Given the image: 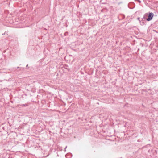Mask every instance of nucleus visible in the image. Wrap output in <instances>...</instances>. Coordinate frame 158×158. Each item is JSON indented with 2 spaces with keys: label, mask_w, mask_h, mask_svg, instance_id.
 I'll use <instances>...</instances> for the list:
<instances>
[{
  "label": "nucleus",
  "mask_w": 158,
  "mask_h": 158,
  "mask_svg": "<svg viewBox=\"0 0 158 158\" xmlns=\"http://www.w3.org/2000/svg\"><path fill=\"white\" fill-rule=\"evenodd\" d=\"M67 148V146L65 148V149ZM65 151H66L65 149Z\"/></svg>",
  "instance_id": "nucleus-2"
},
{
  "label": "nucleus",
  "mask_w": 158,
  "mask_h": 158,
  "mask_svg": "<svg viewBox=\"0 0 158 158\" xmlns=\"http://www.w3.org/2000/svg\"><path fill=\"white\" fill-rule=\"evenodd\" d=\"M154 14L152 13H150L149 15H148V18L147 19V20L149 21L151 20L153 17Z\"/></svg>",
  "instance_id": "nucleus-1"
}]
</instances>
